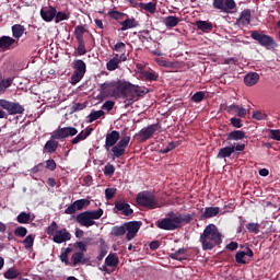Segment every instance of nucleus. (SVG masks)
<instances>
[{
	"mask_svg": "<svg viewBox=\"0 0 280 280\" xmlns=\"http://www.w3.org/2000/svg\"><path fill=\"white\" fill-rule=\"evenodd\" d=\"M196 218V213H176L171 211L167 217L155 222L158 229L162 231H176L180 229L183 224H190Z\"/></svg>",
	"mask_w": 280,
	"mask_h": 280,
	"instance_id": "1",
	"label": "nucleus"
},
{
	"mask_svg": "<svg viewBox=\"0 0 280 280\" xmlns=\"http://www.w3.org/2000/svg\"><path fill=\"white\" fill-rule=\"evenodd\" d=\"M62 21H69V14H67L62 11L58 12V10H56L55 23H60Z\"/></svg>",
	"mask_w": 280,
	"mask_h": 280,
	"instance_id": "46",
	"label": "nucleus"
},
{
	"mask_svg": "<svg viewBox=\"0 0 280 280\" xmlns=\"http://www.w3.org/2000/svg\"><path fill=\"white\" fill-rule=\"evenodd\" d=\"M115 84L116 81L105 82L100 85L101 93L103 95H108L109 97H115Z\"/></svg>",
	"mask_w": 280,
	"mask_h": 280,
	"instance_id": "23",
	"label": "nucleus"
},
{
	"mask_svg": "<svg viewBox=\"0 0 280 280\" xmlns=\"http://www.w3.org/2000/svg\"><path fill=\"white\" fill-rule=\"evenodd\" d=\"M0 108L7 110L9 115H23L25 108L20 103L10 102L7 100H0Z\"/></svg>",
	"mask_w": 280,
	"mask_h": 280,
	"instance_id": "10",
	"label": "nucleus"
},
{
	"mask_svg": "<svg viewBox=\"0 0 280 280\" xmlns=\"http://www.w3.org/2000/svg\"><path fill=\"white\" fill-rule=\"evenodd\" d=\"M14 235H16V237H25V235H27V229L24 226H19L15 229Z\"/></svg>",
	"mask_w": 280,
	"mask_h": 280,
	"instance_id": "55",
	"label": "nucleus"
},
{
	"mask_svg": "<svg viewBox=\"0 0 280 280\" xmlns=\"http://www.w3.org/2000/svg\"><path fill=\"white\" fill-rule=\"evenodd\" d=\"M103 110H108V113H110V110H113V108H115V101H106L103 106H102Z\"/></svg>",
	"mask_w": 280,
	"mask_h": 280,
	"instance_id": "62",
	"label": "nucleus"
},
{
	"mask_svg": "<svg viewBox=\"0 0 280 280\" xmlns=\"http://www.w3.org/2000/svg\"><path fill=\"white\" fill-rule=\"evenodd\" d=\"M22 243L24 244L25 248H32V246H34V237L32 234H30Z\"/></svg>",
	"mask_w": 280,
	"mask_h": 280,
	"instance_id": "57",
	"label": "nucleus"
},
{
	"mask_svg": "<svg viewBox=\"0 0 280 280\" xmlns=\"http://www.w3.org/2000/svg\"><path fill=\"white\" fill-rule=\"evenodd\" d=\"M110 235H113L114 237H121L122 235H126L125 223L122 225L113 226Z\"/></svg>",
	"mask_w": 280,
	"mask_h": 280,
	"instance_id": "38",
	"label": "nucleus"
},
{
	"mask_svg": "<svg viewBox=\"0 0 280 280\" xmlns=\"http://www.w3.org/2000/svg\"><path fill=\"white\" fill-rule=\"evenodd\" d=\"M139 40H141V43H150L152 42V35H150V31L149 30H143L139 32L138 35Z\"/></svg>",
	"mask_w": 280,
	"mask_h": 280,
	"instance_id": "43",
	"label": "nucleus"
},
{
	"mask_svg": "<svg viewBox=\"0 0 280 280\" xmlns=\"http://www.w3.org/2000/svg\"><path fill=\"white\" fill-rule=\"evenodd\" d=\"M130 143V136H126L118 140L117 144L112 148V152L116 159H121L126 154V148Z\"/></svg>",
	"mask_w": 280,
	"mask_h": 280,
	"instance_id": "13",
	"label": "nucleus"
},
{
	"mask_svg": "<svg viewBox=\"0 0 280 280\" xmlns=\"http://www.w3.org/2000/svg\"><path fill=\"white\" fill-rule=\"evenodd\" d=\"M129 93H137V95H145V92L139 90V85H135L130 82L116 81L114 89V97L116 100H126Z\"/></svg>",
	"mask_w": 280,
	"mask_h": 280,
	"instance_id": "3",
	"label": "nucleus"
},
{
	"mask_svg": "<svg viewBox=\"0 0 280 280\" xmlns=\"http://www.w3.org/2000/svg\"><path fill=\"white\" fill-rule=\"evenodd\" d=\"M187 248L182 247L177 249L175 253L171 254V259H176V261H184V259H187V257H180V255H186Z\"/></svg>",
	"mask_w": 280,
	"mask_h": 280,
	"instance_id": "39",
	"label": "nucleus"
},
{
	"mask_svg": "<svg viewBox=\"0 0 280 280\" xmlns=\"http://www.w3.org/2000/svg\"><path fill=\"white\" fill-rule=\"evenodd\" d=\"M3 77L0 74V93H5L7 89H10L14 82V77H9L7 79H2Z\"/></svg>",
	"mask_w": 280,
	"mask_h": 280,
	"instance_id": "31",
	"label": "nucleus"
},
{
	"mask_svg": "<svg viewBox=\"0 0 280 280\" xmlns=\"http://www.w3.org/2000/svg\"><path fill=\"white\" fill-rule=\"evenodd\" d=\"M39 16L45 21V23H51V21L56 19V7H43L39 11Z\"/></svg>",
	"mask_w": 280,
	"mask_h": 280,
	"instance_id": "18",
	"label": "nucleus"
},
{
	"mask_svg": "<svg viewBox=\"0 0 280 280\" xmlns=\"http://www.w3.org/2000/svg\"><path fill=\"white\" fill-rule=\"evenodd\" d=\"M142 78L149 82H159V73L154 71L144 70L141 72Z\"/></svg>",
	"mask_w": 280,
	"mask_h": 280,
	"instance_id": "36",
	"label": "nucleus"
},
{
	"mask_svg": "<svg viewBox=\"0 0 280 280\" xmlns=\"http://www.w3.org/2000/svg\"><path fill=\"white\" fill-rule=\"evenodd\" d=\"M220 214V207H206L202 214L199 217V220H209L211 218H215V215Z\"/></svg>",
	"mask_w": 280,
	"mask_h": 280,
	"instance_id": "24",
	"label": "nucleus"
},
{
	"mask_svg": "<svg viewBox=\"0 0 280 280\" xmlns=\"http://www.w3.org/2000/svg\"><path fill=\"white\" fill-rule=\"evenodd\" d=\"M196 26L201 32H212L213 31V24H211L210 22H207V21H202V20L196 21Z\"/></svg>",
	"mask_w": 280,
	"mask_h": 280,
	"instance_id": "35",
	"label": "nucleus"
},
{
	"mask_svg": "<svg viewBox=\"0 0 280 280\" xmlns=\"http://www.w3.org/2000/svg\"><path fill=\"white\" fill-rule=\"evenodd\" d=\"M199 242L202 250H213L215 246L222 244V234L215 224H209L200 234Z\"/></svg>",
	"mask_w": 280,
	"mask_h": 280,
	"instance_id": "2",
	"label": "nucleus"
},
{
	"mask_svg": "<svg viewBox=\"0 0 280 280\" xmlns=\"http://www.w3.org/2000/svg\"><path fill=\"white\" fill-rule=\"evenodd\" d=\"M250 38H253V40L258 42V45H260L261 47H267L270 49H275L278 47V44H277V40H275V37L264 34L262 32H259V31H252Z\"/></svg>",
	"mask_w": 280,
	"mask_h": 280,
	"instance_id": "6",
	"label": "nucleus"
},
{
	"mask_svg": "<svg viewBox=\"0 0 280 280\" xmlns=\"http://www.w3.org/2000/svg\"><path fill=\"white\" fill-rule=\"evenodd\" d=\"M244 257H246V252H237L235 255L236 264H246V261L244 260Z\"/></svg>",
	"mask_w": 280,
	"mask_h": 280,
	"instance_id": "59",
	"label": "nucleus"
},
{
	"mask_svg": "<svg viewBox=\"0 0 280 280\" xmlns=\"http://www.w3.org/2000/svg\"><path fill=\"white\" fill-rule=\"evenodd\" d=\"M91 130H93V128L86 129L85 131H81L77 135L75 138L71 140L72 145H78L80 141H84L89 136H91Z\"/></svg>",
	"mask_w": 280,
	"mask_h": 280,
	"instance_id": "33",
	"label": "nucleus"
},
{
	"mask_svg": "<svg viewBox=\"0 0 280 280\" xmlns=\"http://www.w3.org/2000/svg\"><path fill=\"white\" fill-rule=\"evenodd\" d=\"M89 205H91V201H89L88 199H78L65 210V213L67 215H73L75 211H82V209H84V207Z\"/></svg>",
	"mask_w": 280,
	"mask_h": 280,
	"instance_id": "16",
	"label": "nucleus"
},
{
	"mask_svg": "<svg viewBox=\"0 0 280 280\" xmlns=\"http://www.w3.org/2000/svg\"><path fill=\"white\" fill-rule=\"evenodd\" d=\"M269 137H270V139H273V141H280V130L279 129H270Z\"/></svg>",
	"mask_w": 280,
	"mask_h": 280,
	"instance_id": "56",
	"label": "nucleus"
},
{
	"mask_svg": "<svg viewBox=\"0 0 280 280\" xmlns=\"http://www.w3.org/2000/svg\"><path fill=\"white\" fill-rule=\"evenodd\" d=\"M226 141H242V139L246 138V132L242 130H234L226 135Z\"/></svg>",
	"mask_w": 280,
	"mask_h": 280,
	"instance_id": "28",
	"label": "nucleus"
},
{
	"mask_svg": "<svg viewBox=\"0 0 280 280\" xmlns=\"http://www.w3.org/2000/svg\"><path fill=\"white\" fill-rule=\"evenodd\" d=\"M250 10L245 9L241 12L240 19H238V24L240 25H250Z\"/></svg>",
	"mask_w": 280,
	"mask_h": 280,
	"instance_id": "30",
	"label": "nucleus"
},
{
	"mask_svg": "<svg viewBox=\"0 0 280 280\" xmlns=\"http://www.w3.org/2000/svg\"><path fill=\"white\" fill-rule=\"evenodd\" d=\"M104 174L105 176H113L115 174V166L113 164L105 165Z\"/></svg>",
	"mask_w": 280,
	"mask_h": 280,
	"instance_id": "61",
	"label": "nucleus"
},
{
	"mask_svg": "<svg viewBox=\"0 0 280 280\" xmlns=\"http://www.w3.org/2000/svg\"><path fill=\"white\" fill-rule=\"evenodd\" d=\"M19 275H21L19 270L11 268L4 272V279H18Z\"/></svg>",
	"mask_w": 280,
	"mask_h": 280,
	"instance_id": "47",
	"label": "nucleus"
},
{
	"mask_svg": "<svg viewBox=\"0 0 280 280\" xmlns=\"http://www.w3.org/2000/svg\"><path fill=\"white\" fill-rule=\"evenodd\" d=\"M72 266H80V264H86V258H84L83 252H75L71 256Z\"/></svg>",
	"mask_w": 280,
	"mask_h": 280,
	"instance_id": "29",
	"label": "nucleus"
},
{
	"mask_svg": "<svg viewBox=\"0 0 280 280\" xmlns=\"http://www.w3.org/2000/svg\"><path fill=\"white\" fill-rule=\"evenodd\" d=\"M58 231V223H56V221H52L51 224L47 228L46 233L47 235H52L54 237V235H56V232Z\"/></svg>",
	"mask_w": 280,
	"mask_h": 280,
	"instance_id": "51",
	"label": "nucleus"
},
{
	"mask_svg": "<svg viewBox=\"0 0 280 280\" xmlns=\"http://www.w3.org/2000/svg\"><path fill=\"white\" fill-rule=\"evenodd\" d=\"M115 209H117V211H121L122 215H126L127 218L135 213V210H132L130 205L126 201H115Z\"/></svg>",
	"mask_w": 280,
	"mask_h": 280,
	"instance_id": "22",
	"label": "nucleus"
},
{
	"mask_svg": "<svg viewBox=\"0 0 280 280\" xmlns=\"http://www.w3.org/2000/svg\"><path fill=\"white\" fill-rule=\"evenodd\" d=\"M120 32H126L128 30H135V27H139V21L135 18L126 16V20L120 22Z\"/></svg>",
	"mask_w": 280,
	"mask_h": 280,
	"instance_id": "21",
	"label": "nucleus"
},
{
	"mask_svg": "<svg viewBox=\"0 0 280 280\" xmlns=\"http://www.w3.org/2000/svg\"><path fill=\"white\" fill-rule=\"evenodd\" d=\"M180 23V18L168 15L164 19V25L172 30L173 27H176Z\"/></svg>",
	"mask_w": 280,
	"mask_h": 280,
	"instance_id": "32",
	"label": "nucleus"
},
{
	"mask_svg": "<svg viewBox=\"0 0 280 280\" xmlns=\"http://www.w3.org/2000/svg\"><path fill=\"white\" fill-rule=\"evenodd\" d=\"M253 119H256L257 121H264V119H267L268 114L261 110H256L252 115Z\"/></svg>",
	"mask_w": 280,
	"mask_h": 280,
	"instance_id": "49",
	"label": "nucleus"
},
{
	"mask_svg": "<svg viewBox=\"0 0 280 280\" xmlns=\"http://www.w3.org/2000/svg\"><path fill=\"white\" fill-rule=\"evenodd\" d=\"M205 92L199 91L196 92L192 96H191V101L195 102V104H200V102H202V100H205Z\"/></svg>",
	"mask_w": 280,
	"mask_h": 280,
	"instance_id": "52",
	"label": "nucleus"
},
{
	"mask_svg": "<svg viewBox=\"0 0 280 280\" xmlns=\"http://www.w3.org/2000/svg\"><path fill=\"white\" fill-rule=\"evenodd\" d=\"M78 135V128L75 127H62L54 130L50 133V139H57L58 141H65L69 137H75Z\"/></svg>",
	"mask_w": 280,
	"mask_h": 280,
	"instance_id": "8",
	"label": "nucleus"
},
{
	"mask_svg": "<svg viewBox=\"0 0 280 280\" xmlns=\"http://www.w3.org/2000/svg\"><path fill=\"white\" fill-rule=\"evenodd\" d=\"M108 255V245L104 238L98 240V256L96 257L97 261H102L104 257Z\"/></svg>",
	"mask_w": 280,
	"mask_h": 280,
	"instance_id": "25",
	"label": "nucleus"
},
{
	"mask_svg": "<svg viewBox=\"0 0 280 280\" xmlns=\"http://www.w3.org/2000/svg\"><path fill=\"white\" fill-rule=\"evenodd\" d=\"M139 229H141V221H129L125 223V231H127V234H126L127 242H132V240L137 237V233H139Z\"/></svg>",
	"mask_w": 280,
	"mask_h": 280,
	"instance_id": "14",
	"label": "nucleus"
},
{
	"mask_svg": "<svg viewBox=\"0 0 280 280\" xmlns=\"http://www.w3.org/2000/svg\"><path fill=\"white\" fill-rule=\"evenodd\" d=\"M105 264H106L109 268H116V266H119V258H118L115 254H109V255L105 258Z\"/></svg>",
	"mask_w": 280,
	"mask_h": 280,
	"instance_id": "37",
	"label": "nucleus"
},
{
	"mask_svg": "<svg viewBox=\"0 0 280 280\" xmlns=\"http://www.w3.org/2000/svg\"><path fill=\"white\" fill-rule=\"evenodd\" d=\"M236 115L241 118L244 119V117H246V108L242 107V106H237L236 108Z\"/></svg>",
	"mask_w": 280,
	"mask_h": 280,
	"instance_id": "64",
	"label": "nucleus"
},
{
	"mask_svg": "<svg viewBox=\"0 0 280 280\" xmlns=\"http://www.w3.org/2000/svg\"><path fill=\"white\" fill-rule=\"evenodd\" d=\"M60 143L58 142V139H51L48 140L44 145V152H47V154H54L56 150H58V147Z\"/></svg>",
	"mask_w": 280,
	"mask_h": 280,
	"instance_id": "26",
	"label": "nucleus"
},
{
	"mask_svg": "<svg viewBox=\"0 0 280 280\" xmlns=\"http://www.w3.org/2000/svg\"><path fill=\"white\" fill-rule=\"evenodd\" d=\"M19 224H27L30 220H32V217L27 212H21L16 218Z\"/></svg>",
	"mask_w": 280,
	"mask_h": 280,
	"instance_id": "45",
	"label": "nucleus"
},
{
	"mask_svg": "<svg viewBox=\"0 0 280 280\" xmlns=\"http://www.w3.org/2000/svg\"><path fill=\"white\" fill-rule=\"evenodd\" d=\"M246 150V143H234L229 147L221 148L217 154V159H229L235 152H244Z\"/></svg>",
	"mask_w": 280,
	"mask_h": 280,
	"instance_id": "7",
	"label": "nucleus"
},
{
	"mask_svg": "<svg viewBox=\"0 0 280 280\" xmlns=\"http://www.w3.org/2000/svg\"><path fill=\"white\" fill-rule=\"evenodd\" d=\"M230 121L234 128H243L244 127V124L242 122V118L233 117L230 119Z\"/></svg>",
	"mask_w": 280,
	"mask_h": 280,
	"instance_id": "58",
	"label": "nucleus"
},
{
	"mask_svg": "<svg viewBox=\"0 0 280 280\" xmlns=\"http://www.w3.org/2000/svg\"><path fill=\"white\" fill-rule=\"evenodd\" d=\"M69 240H71V233H69L67 229L57 231L52 237V242H55V244H62L65 242H69Z\"/></svg>",
	"mask_w": 280,
	"mask_h": 280,
	"instance_id": "20",
	"label": "nucleus"
},
{
	"mask_svg": "<svg viewBox=\"0 0 280 280\" xmlns=\"http://www.w3.org/2000/svg\"><path fill=\"white\" fill-rule=\"evenodd\" d=\"M56 167H58V165L56 164V161L50 159L46 161V170H49L50 172H56Z\"/></svg>",
	"mask_w": 280,
	"mask_h": 280,
	"instance_id": "60",
	"label": "nucleus"
},
{
	"mask_svg": "<svg viewBox=\"0 0 280 280\" xmlns=\"http://www.w3.org/2000/svg\"><path fill=\"white\" fill-rule=\"evenodd\" d=\"M103 215L104 210L102 208H98L97 210H88L77 214L75 222L80 224V226L89 229V226H95V220H100Z\"/></svg>",
	"mask_w": 280,
	"mask_h": 280,
	"instance_id": "4",
	"label": "nucleus"
},
{
	"mask_svg": "<svg viewBox=\"0 0 280 280\" xmlns=\"http://www.w3.org/2000/svg\"><path fill=\"white\" fill-rule=\"evenodd\" d=\"M136 201L139 207H145L147 209H156L159 207V199L150 191L139 192Z\"/></svg>",
	"mask_w": 280,
	"mask_h": 280,
	"instance_id": "5",
	"label": "nucleus"
},
{
	"mask_svg": "<svg viewBox=\"0 0 280 280\" xmlns=\"http://www.w3.org/2000/svg\"><path fill=\"white\" fill-rule=\"evenodd\" d=\"M246 229L249 233H254V235H257L259 233L260 225L259 223H248L246 225Z\"/></svg>",
	"mask_w": 280,
	"mask_h": 280,
	"instance_id": "50",
	"label": "nucleus"
},
{
	"mask_svg": "<svg viewBox=\"0 0 280 280\" xmlns=\"http://www.w3.org/2000/svg\"><path fill=\"white\" fill-rule=\"evenodd\" d=\"M128 60V54H114V57L106 63L107 71H116V69H119L120 62H126Z\"/></svg>",
	"mask_w": 280,
	"mask_h": 280,
	"instance_id": "15",
	"label": "nucleus"
},
{
	"mask_svg": "<svg viewBox=\"0 0 280 280\" xmlns=\"http://www.w3.org/2000/svg\"><path fill=\"white\" fill-rule=\"evenodd\" d=\"M141 10H145V12H150V14H154L156 12V3L148 2V3H140Z\"/></svg>",
	"mask_w": 280,
	"mask_h": 280,
	"instance_id": "42",
	"label": "nucleus"
},
{
	"mask_svg": "<svg viewBox=\"0 0 280 280\" xmlns=\"http://www.w3.org/2000/svg\"><path fill=\"white\" fill-rule=\"evenodd\" d=\"M84 34H86V28L83 25L75 26L74 36L77 40H84Z\"/></svg>",
	"mask_w": 280,
	"mask_h": 280,
	"instance_id": "41",
	"label": "nucleus"
},
{
	"mask_svg": "<svg viewBox=\"0 0 280 280\" xmlns=\"http://www.w3.org/2000/svg\"><path fill=\"white\" fill-rule=\"evenodd\" d=\"M86 108V102L85 103H75L72 106V113H78V110H84Z\"/></svg>",
	"mask_w": 280,
	"mask_h": 280,
	"instance_id": "63",
	"label": "nucleus"
},
{
	"mask_svg": "<svg viewBox=\"0 0 280 280\" xmlns=\"http://www.w3.org/2000/svg\"><path fill=\"white\" fill-rule=\"evenodd\" d=\"M104 115H106V113H104V110H102V109L92 112L88 116L89 124H93V121H97V119H101V117H104Z\"/></svg>",
	"mask_w": 280,
	"mask_h": 280,
	"instance_id": "40",
	"label": "nucleus"
},
{
	"mask_svg": "<svg viewBox=\"0 0 280 280\" xmlns=\"http://www.w3.org/2000/svg\"><path fill=\"white\" fill-rule=\"evenodd\" d=\"M113 50L118 54H126V44L124 42H117L113 47Z\"/></svg>",
	"mask_w": 280,
	"mask_h": 280,
	"instance_id": "53",
	"label": "nucleus"
},
{
	"mask_svg": "<svg viewBox=\"0 0 280 280\" xmlns=\"http://www.w3.org/2000/svg\"><path fill=\"white\" fill-rule=\"evenodd\" d=\"M108 16H110V19H114V21H124L125 16H128V14L121 13L117 10H113L108 12Z\"/></svg>",
	"mask_w": 280,
	"mask_h": 280,
	"instance_id": "44",
	"label": "nucleus"
},
{
	"mask_svg": "<svg viewBox=\"0 0 280 280\" xmlns=\"http://www.w3.org/2000/svg\"><path fill=\"white\" fill-rule=\"evenodd\" d=\"M155 132H161L160 124H152V125H149L148 127L142 128L138 133V137L143 143L148 141V139H152Z\"/></svg>",
	"mask_w": 280,
	"mask_h": 280,
	"instance_id": "12",
	"label": "nucleus"
},
{
	"mask_svg": "<svg viewBox=\"0 0 280 280\" xmlns=\"http://www.w3.org/2000/svg\"><path fill=\"white\" fill-rule=\"evenodd\" d=\"M212 5L215 10L225 12V14H231L237 8L235 0H213Z\"/></svg>",
	"mask_w": 280,
	"mask_h": 280,
	"instance_id": "11",
	"label": "nucleus"
},
{
	"mask_svg": "<svg viewBox=\"0 0 280 280\" xmlns=\"http://www.w3.org/2000/svg\"><path fill=\"white\" fill-rule=\"evenodd\" d=\"M73 69L74 72L71 75V84L74 85L84 78V73H86V63L81 59H77L73 61Z\"/></svg>",
	"mask_w": 280,
	"mask_h": 280,
	"instance_id": "9",
	"label": "nucleus"
},
{
	"mask_svg": "<svg viewBox=\"0 0 280 280\" xmlns=\"http://www.w3.org/2000/svg\"><path fill=\"white\" fill-rule=\"evenodd\" d=\"M11 32H12L13 38H16L19 40V38H21L23 34H25V26L21 24H14L11 27Z\"/></svg>",
	"mask_w": 280,
	"mask_h": 280,
	"instance_id": "34",
	"label": "nucleus"
},
{
	"mask_svg": "<svg viewBox=\"0 0 280 280\" xmlns=\"http://www.w3.org/2000/svg\"><path fill=\"white\" fill-rule=\"evenodd\" d=\"M115 194H117V188H106L105 189L106 200H113V198H115Z\"/></svg>",
	"mask_w": 280,
	"mask_h": 280,
	"instance_id": "54",
	"label": "nucleus"
},
{
	"mask_svg": "<svg viewBox=\"0 0 280 280\" xmlns=\"http://www.w3.org/2000/svg\"><path fill=\"white\" fill-rule=\"evenodd\" d=\"M259 82V73L257 72H249L244 78V83L246 86H255Z\"/></svg>",
	"mask_w": 280,
	"mask_h": 280,
	"instance_id": "27",
	"label": "nucleus"
},
{
	"mask_svg": "<svg viewBox=\"0 0 280 280\" xmlns=\"http://www.w3.org/2000/svg\"><path fill=\"white\" fill-rule=\"evenodd\" d=\"M119 139H121V135L117 130H113L112 132L107 133L105 138V144H104L105 150L108 151L110 150V148H115Z\"/></svg>",
	"mask_w": 280,
	"mask_h": 280,
	"instance_id": "17",
	"label": "nucleus"
},
{
	"mask_svg": "<svg viewBox=\"0 0 280 280\" xmlns=\"http://www.w3.org/2000/svg\"><path fill=\"white\" fill-rule=\"evenodd\" d=\"M77 43H78V48H77L78 55L79 56H85L86 45L84 44V39L77 40Z\"/></svg>",
	"mask_w": 280,
	"mask_h": 280,
	"instance_id": "48",
	"label": "nucleus"
},
{
	"mask_svg": "<svg viewBox=\"0 0 280 280\" xmlns=\"http://www.w3.org/2000/svg\"><path fill=\"white\" fill-rule=\"evenodd\" d=\"M16 43L18 42L14 37L3 35L0 37V49L9 51L10 49H14V45H16Z\"/></svg>",
	"mask_w": 280,
	"mask_h": 280,
	"instance_id": "19",
	"label": "nucleus"
}]
</instances>
